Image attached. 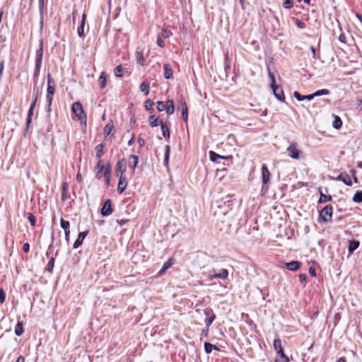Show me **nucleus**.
Instances as JSON below:
<instances>
[{"instance_id":"obj_1","label":"nucleus","mask_w":362,"mask_h":362,"mask_svg":"<svg viewBox=\"0 0 362 362\" xmlns=\"http://www.w3.org/2000/svg\"><path fill=\"white\" fill-rule=\"evenodd\" d=\"M71 112L75 115L81 123L86 127L87 117L81 103L79 102L74 103L71 106Z\"/></svg>"},{"instance_id":"obj_2","label":"nucleus","mask_w":362,"mask_h":362,"mask_svg":"<svg viewBox=\"0 0 362 362\" xmlns=\"http://www.w3.org/2000/svg\"><path fill=\"white\" fill-rule=\"evenodd\" d=\"M332 210L331 205L325 206L320 212L319 221L325 223L329 222L332 217Z\"/></svg>"},{"instance_id":"obj_3","label":"nucleus","mask_w":362,"mask_h":362,"mask_svg":"<svg viewBox=\"0 0 362 362\" xmlns=\"http://www.w3.org/2000/svg\"><path fill=\"white\" fill-rule=\"evenodd\" d=\"M42 54H43V47H42V42H40V49L36 52V58H35V67L34 70V77L37 78L39 76L40 66L42 60Z\"/></svg>"},{"instance_id":"obj_4","label":"nucleus","mask_w":362,"mask_h":362,"mask_svg":"<svg viewBox=\"0 0 362 362\" xmlns=\"http://www.w3.org/2000/svg\"><path fill=\"white\" fill-rule=\"evenodd\" d=\"M288 155L293 159L298 160L300 158V151L298 149L296 143H292L286 149Z\"/></svg>"},{"instance_id":"obj_5","label":"nucleus","mask_w":362,"mask_h":362,"mask_svg":"<svg viewBox=\"0 0 362 362\" xmlns=\"http://www.w3.org/2000/svg\"><path fill=\"white\" fill-rule=\"evenodd\" d=\"M261 173H262V189L264 187L269 183L270 180L271 174L268 170L267 166L265 164H263L262 165L261 168Z\"/></svg>"},{"instance_id":"obj_6","label":"nucleus","mask_w":362,"mask_h":362,"mask_svg":"<svg viewBox=\"0 0 362 362\" xmlns=\"http://www.w3.org/2000/svg\"><path fill=\"white\" fill-rule=\"evenodd\" d=\"M103 216H110L112 213V204H111V200L107 199L100 211Z\"/></svg>"},{"instance_id":"obj_7","label":"nucleus","mask_w":362,"mask_h":362,"mask_svg":"<svg viewBox=\"0 0 362 362\" xmlns=\"http://www.w3.org/2000/svg\"><path fill=\"white\" fill-rule=\"evenodd\" d=\"M60 226L64 230L65 240L67 243H69V235H70V223L68 221H65L64 218L60 220Z\"/></svg>"},{"instance_id":"obj_8","label":"nucleus","mask_w":362,"mask_h":362,"mask_svg":"<svg viewBox=\"0 0 362 362\" xmlns=\"http://www.w3.org/2000/svg\"><path fill=\"white\" fill-rule=\"evenodd\" d=\"M273 91V94L276 98V99L281 102H283L285 99L283 90L281 87H279L278 86H274L271 87Z\"/></svg>"},{"instance_id":"obj_9","label":"nucleus","mask_w":362,"mask_h":362,"mask_svg":"<svg viewBox=\"0 0 362 362\" xmlns=\"http://www.w3.org/2000/svg\"><path fill=\"white\" fill-rule=\"evenodd\" d=\"M335 180L341 181L347 186H351L352 182L350 176L346 173H340L336 178Z\"/></svg>"},{"instance_id":"obj_10","label":"nucleus","mask_w":362,"mask_h":362,"mask_svg":"<svg viewBox=\"0 0 362 362\" xmlns=\"http://www.w3.org/2000/svg\"><path fill=\"white\" fill-rule=\"evenodd\" d=\"M88 230L80 232L78 233V238H77L76 240L74 242V245H73L74 249H77L83 244V240H84L85 238L86 237V235H88Z\"/></svg>"},{"instance_id":"obj_11","label":"nucleus","mask_w":362,"mask_h":362,"mask_svg":"<svg viewBox=\"0 0 362 362\" xmlns=\"http://www.w3.org/2000/svg\"><path fill=\"white\" fill-rule=\"evenodd\" d=\"M180 105L182 109V117L183 120L187 123L188 119V109L187 103L183 97L180 99Z\"/></svg>"},{"instance_id":"obj_12","label":"nucleus","mask_w":362,"mask_h":362,"mask_svg":"<svg viewBox=\"0 0 362 362\" xmlns=\"http://www.w3.org/2000/svg\"><path fill=\"white\" fill-rule=\"evenodd\" d=\"M55 92L54 88V81L51 77L50 74L47 75V95H54Z\"/></svg>"},{"instance_id":"obj_13","label":"nucleus","mask_w":362,"mask_h":362,"mask_svg":"<svg viewBox=\"0 0 362 362\" xmlns=\"http://www.w3.org/2000/svg\"><path fill=\"white\" fill-rule=\"evenodd\" d=\"M127 184H128V182H127V179L124 177L120 175L119 179L118 185H117V192L119 194H122L124 191L125 188L127 187Z\"/></svg>"},{"instance_id":"obj_14","label":"nucleus","mask_w":362,"mask_h":362,"mask_svg":"<svg viewBox=\"0 0 362 362\" xmlns=\"http://www.w3.org/2000/svg\"><path fill=\"white\" fill-rule=\"evenodd\" d=\"M274 348L279 356L284 355V351L281 346V341L279 338H276L274 340Z\"/></svg>"},{"instance_id":"obj_15","label":"nucleus","mask_w":362,"mask_h":362,"mask_svg":"<svg viewBox=\"0 0 362 362\" xmlns=\"http://www.w3.org/2000/svg\"><path fill=\"white\" fill-rule=\"evenodd\" d=\"M228 276V272L226 269H222L220 270L218 273H215L214 274L211 275V279H225Z\"/></svg>"},{"instance_id":"obj_16","label":"nucleus","mask_w":362,"mask_h":362,"mask_svg":"<svg viewBox=\"0 0 362 362\" xmlns=\"http://www.w3.org/2000/svg\"><path fill=\"white\" fill-rule=\"evenodd\" d=\"M301 263L298 261H291L286 263V268L290 271H296L300 267Z\"/></svg>"},{"instance_id":"obj_17","label":"nucleus","mask_w":362,"mask_h":362,"mask_svg":"<svg viewBox=\"0 0 362 362\" xmlns=\"http://www.w3.org/2000/svg\"><path fill=\"white\" fill-rule=\"evenodd\" d=\"M105 168H106V167L103 163L102 160H99L95 167V170H97V173H96L97 178L100 179L102 177V174L105 171Z\"/></svg>"},{"instance_id":"obj_18","label":"nucleus","mask_w":362,"mask_h":362,"mask_svg":"<svg viewBox=\"0 0 362 362\" xmlns=\"http://www.w3.org/2000/svg\"><path fill=\"white\" fill-rule=\"evenodd\" d=\"M35 103H31L30 108L28 110V116L26 119V127L28 129L31 123L32 117L35 109Z\"/></svg>"},{"instance_id":"obj_19","label":"nucleus","mask_w":362,"mask_h":362,"mask_svg":"<svg viewBox=\"0 0 362 362\" xmlns=\"http://www.w3.org/2000/svg\"><path fill=\"white\" fill-rule=\"evenodd\" d=\"M165 111L168 115H170L173 114L175 108H174V102L173 100L169 99L166 101L165 105Z\"/></svg>"},{"instance_id":"obj_20","label":"nucleus","mask_w":362,"mask_h":362,"mask_svg":"<svg viewBox=\"0 0 362 362\" xmlns=\"http://www.w3.org/2000/svg\"><path fill=\"white\" fill-rule=\"evenodd\" d=\"M162 134L164 138L168 139L170 138V129L167 124L163 121L160 122Z\"/></svg>"},{"instance_id":"obj_21","label":"nucleus","mask_w":362,"mask_h":362,"mask_svg":"<svg viewBox=\"0 0 362 362\" xmlns=\"http://www.w3.org/2000/svg\"><path fill=\"white\" fill-rule=\"evenodd\" d=\"M138 159H139V158L137 156L131 155L129 156V164H128L129 168H130L132 170H134L135 169V168L137 166Z\"/></svg>"},{"instance_id":"obj_22","label":"nucleus","mask_w":362,"mask_h":362,"mask_svg":"<svg viewBox=\"0 0 362 362\" xmlns=\"http://www.w3.org/2000/svg\"><path fill=\"white\" fill-rule=\"evenodd\" d=\"M164 77L166 79H170L173 77V71L170 64H166L164 65Z\"/></svg>"},{"instance_id":"obj_23","label":"nucleus","mask_w":362,"mask_h":362,"mask_svg":"<svg viewBox=\"0 0 362 362\" xmlns=\"http://www.w3.org/2000/svg\"><path fill=\"white\" fill-rule=\"evenodd\" d=\"M135 58L138 64H139L141 66L145 65L146 59L144 57L142 51H136L135 52Z\"/></svg>"},{"instance_id":"obj_24","label":"nucleus","mask_w":362,"mask_h":362,"mask_svg":"<svg viewBox=\"0 0 362 362\" xmlns=\"http://www.w3.org/2000/svg\"><path fill=\"white\" fill-rule=\"evenodd\" d=\"M360 243L358 240H350L349 243L348 250L352 254L359 246Z\"/></svg>"},{"instance_id":"obj_25","label":"nucleus","mask_w":362,"mask_h":362,"mask_svg":"<svg viewBox=\"0 0 362 362\" xmlns=\"http://www.w3.org/2000/svg\"><path fill=\"white\" fill-rule=\"evenodd\" d=\"M86 21V14L83 13L82 16V20L81 22V25L78 26L77 29V33L79 37H82L84 35V25Z\"/></svg>"},{"instance_id":"obj_26","label":"nucleus","mask_w":362,"mask_h":362,"mask_svg":"<svg viewBox=\"0 0 362 362\" xmlns=\"http://www.w3.org/2000/svg\"><path fill=\"white\" fill-rule=\"evenodd\" d=\"M125 170V163H124V160L122 159L121 160H119L117 163V165H116V171L119 173H120V175L122 176Z\"/></svg>"},{"instance_id":"obj_27","label":"nucleus","mask_w":362,"mask_h":362,"mask_svg":"<svg viewBox=\"0 0 362 362\" xmlns=\"http://www.w3.org/2000/svg\"><path fill=\"white\" fill-rule=\"evenodd\" d=\"M173 264V259H169L167 262H165L162 268L160 269V270L159 271L158 274H163V273H165L166 272V270L168 269H169Z\"/></svg>"},{"instance_id":"obj_28","label":"nucleus","mask_w":362,"mask_h":362,"mask_svg":"<svg viewBox=\"0 0 362 362\" xmlns=\"http://www.w3.org/2000/svg\"><path fill=\"white\" fill-rule=\"evenodd\" d=\"M23 332L24 329L23 326V322H18L15 327V334L16 336L20 337L23 334Z\"/></svg>"},{"instance_id":"obj_29","label":"nucleus","mask_w":362,"mask_h":362,"mask_svg":"<svg viewBox=\"0 0 362 362\" xmlns=\"http://www.w3.org/2000/svg\"><path fill=\"white\" fill-rule=\"evenodd\" d=\"M212 349H214L216 351L219 350V349L216 345L211 344V343H209V342L204 343V351L206 354H210L211 352Z\"/></svg>"},{"instance_id":"obj_30","label":"nucleus","mask_w":362,"mask_h":362,"mask_svg":"<svg viewBox=\"0 0 362 362\" xmlns=\"http://www.w3.org/2000/svg\"><path fill=\"white\" fill-rule=\"evenodd\" d=\"M139 89L141 92L144 93L145 95H148L149 94V84L144 82L142 83L140 86Z\"/></svg>"},{"instance_id":"obj_31","label":"nucleus","mask_w":362,"mask_h":362,"mask_svg":"<svg viewBox=\"0 0 362 362\" xmlns=\"http://www.w3.org/2000/svg\"><path fill=\"white\" fill-rule=\"evenodd\" d=\"M100 86L101 88H104L106 86L107 83V75L105 72H103L99 77Z\"/></svg>"},{"instance_id":"obj_32","label":"nucleus","mask_w":362,"mask_h":362,"mask_svg":"<svg viewBox=\"0 0 362 362\" xmlns=\"http://www.w3.org/2000/svg\"><path fill=\"white\" fill-rule=\"evenodd\" d=\"M103 148L104 145L103 144H100L95 147V156L97 158H100L103 155Z\"/></svg>"},{"instance_id":"obj_33","label":"nucleus","mask_w":362,"mask_h":362,"mask_svg":"<svg viewBox=\"0 0 362 362\" xmlns=\"http://www.w3.org/2000/svg\"><path fill=\"white\" fill-rule=\"evenodd\" d=\"M172 35L173 33L165 27L162 29L161 33L158 34V35H160V37H162L163 39H166Z\"/></svg>"},{"instance_id":"obj_34","label":"nucleus","mask_w":362,"mask_h":362,"mask_svg":"<svg viewBox=\"0 0 362 362\" xmlns=\"http://www.w3.org/2000/svg\"><path fill=\"white\" fill-rule=\"evenodd\" d=\"M114 126L111 124H107L104 128V133L106 136L113 135Z\"/></svg>"},{"instance_id":"obj_35","label":"nucleus","mask_w":362,"mask_h":362,"mask_svg":"<svg viewBox=\"0 0 362 362\" xmlns=\"http://www.w3.org/2000/svg\"><path fill=\"white\" fill-rule=\"evenodd\" d=\"M332 200V197L330 195L324 194L322 192H320V196L318 202L319 203H326Z\"/></svg>"},{"instance_id":"obj_36","label":"nucleus","mask_w":362,"mask_h":362,"mask_svg":"<svg viewBox=\"0 0 362 362\" xmlns=\"http://www.w3.org/2000/svg\"><path fill=\"white\" fill-rule=\"evenodd\" d=\"M104 177L105 180H108V178L111 177V166L108 164L105 169V171L102 174V177Z\"/></svg>"},{"instance_id":"obj_37","label":"nucleus","mask_w":362,"mask_h":362,"mask_svg":"<svg viewBox=\"0 0 362 362\" xmlns=\"http://www.w3.org/2000/svg\"><path fill=\"white\" fill-rule=\"evenodd\" d=\"M342 125V121L339 116H334V120L332 123V127L335 129H339Z\"/></svg>"},{"instance_id":"obj_38","label":"nucleus","mask_w":362,"mask_h":362,"mask_svg":"<svg viewBox=\"0 0 362 362\" xmlns=\"http://www.w3.org/2000/svg\"><path fill=\"white\" fill-rule=\"evenodd\" d=\"M353 202L356 203H361L362 202V191H357L354 197H353Z\"/></svg>"},{"instance_id":"obj_39","label":"nucleus","mask_w":362,"mask_h":362,"mask_svg":"<svg viewBox=\"0 0 362 362\" xmlns=\"http://www.w3.org/2000/svg\"><path fill=\"white\" fill-rule=\"evenodd\" d=\"M149 124L154 127L158 125V118L155 115H151L148 118Z\"/></svg>"},{"instance_id":"obj_40","label":"nucleus","mask_w":362,"mask_h":362,"mask_svg":"<svg viewBox=\"0 0 362 362\" xmlns=\"http://www.w3.org/2000/svg\"><path fill=\"white\" fill-rule=\"evenodd\" d=\"M221 158V156L214 151H209V158L212 162H218V160Z\"/></svg>"},{"instance_id":"obj_41","label":"nucleus","mask_w":362,"mask_h":362,"mask_svg":"<svg viewBox=\"0 0 362 362\" xmlns=\"http://www.w3.org/2000/svg\"><path fill=\"white\" fill-rule=\"evenodd\" d=\"M314 93L315 97L327 95L329 94V90L327 89H321L315 91Z\"/></svg>"},{"instance_id":"obj_42","label":"nucleus","mask_w":362,"mask_h":362,"mask_svg":"<svg viewBox=\"0 0 362 362\" xmlns=\"http://www.w3.org/2000/svg\"><path fill=\"white\" fill-rule=\"evenodd\" d=\"M170 146H168V145L165 146L164 163L166 166L168 164V160H169V157H170Z\"/></svg>"},{"instance_id":"obj_43","label":"nucleus","mask_w":362,"mask_h":362,"mask_svg":"<svg viewBox=\"0 0 362 362\" xmlns=\"http://www.w3.org/2000/svg\"><path fill=\"white\" fill-rule=\"evenodd\" d=\"M115 75L117 77H122L123 68H122V65H119L115 69Z\"/></svg>"},{"instance_id":"obj_44","label":"nucleus","mask_w":362,"mask_h":362,"mask_svg":"<svg viewBox=\"0 0 362 362\" xmlns=\"http://www.w3.org/2000/svg\"><path fill=\"white\" fill-rule=\"evenodd\" d=\"M268 76L271 81V84H270V87H272V86H276V82H275V77H274V74L270 71L269 69H268Z\"/></svg>"},{"instance_id":"obj_45","label":"nucleus","mask_w":362,"mask_h":362,"mask_svg":"<svg viewBox=\"0 0 362 362\" xmlns=\"http://www.w3.org/2000/svg\"><path fill=\"white\" fill-rule=\"evenodd\" d=\"M215 318H216V315L214 314H212L209 318H207L205 320L206 325L207 328H209L211 326V325L212 324V322H214Z\"/></svg>"},{"instance_id":"obj_46","label":"nucleus","mask_w":362,"mask_h":362,"mask_svg":"<svg viewBox=\"0 0 362 362\" xmlns=\"http://www.w3.org/2000/svg\"><path fill=\"white\" fill-rule=\"evenodd\" d=\"M38 4L40 13L42 16L45 11V0H38Z\"/></svg>"},{"instance_id":"obj_47","label":"nucleus","mask_w":362,"mask_h":362,"mask_svg":"<svg viewBox=\"0 0 362 362\" xmlns=\"http://www.w3.org/2000/svg\"><path fill=\"white\" fill-rule=\"evenodd\" d=\"M52 99H53L52 95H47V94L46 95V101L47 103V111L48 112L50 111V107L52 105Z\"/></svg>"},{"instance_id":"obj_48","label":"nucleus","mask_w":362,"mask_h":362,"mask_svg":"<svg viewBox=\"0 0 362 362\" xmlns=\"http://www.w3.org/2000/svg\"><path fill=\"white\" fill-rule=\"evenodd\" d=\"M54 265V258L51 257L47 264V271L52 272Z\"/></svg>"},{"instance_id":"obj_49","label":"nucleus","mask_w":362,"mask_h":362,"mask_svg":"<svg viewBox=\"0 0 362 362\" xmlns=\"http://www.w3.org/2000/svg\"><path fill=\"white\" fill-rule=\"evenodd\" d=\"M165 104L162 102V101H158L157 102V110L159 111V112H162L163 110H165Z\"/></svg>"},{"instance_id":"obj_50","label":"nucleus","mask_w":362,"mask_h":362,"mask_svg":"<svg viewBox=\"0 0 362 362\" xmlns=\"http://www.w3.org/2000/svg\"><path fill=\"white\" fill-rule=\"evenodd\" d=\"M293 96L294 98L298 100V101H303L304 100V96L305 95H302L298 91H295L293 93Z\"/></svg>"},{"instance_id":"obj_51","label":"nucleus","mask_w":362,"mask_h":362,"mask_svg":"<svg viewBox=\"0 0 362 362\" xmlns=\"http://www.w3.org/2000/svg\"><path fill=\"white\" fill-rule=\"evenodd\" d=\"M28 219L30 223L31 226H34L35 225V217L32 214H28Z\"/></svg>"},{"instance_id":"obj_52","label":"nucleus","mask_w":362,"mask_h":362,"mask_svg":"<svg viewBox=\"0 0 362 362\" xmlns=\"http://www.w3.org/2000/svg\"><path fill=\"white\" fill-rule=\"evenodd\" d=\"M283 5L285 8H291L293 6V0H285Z\"/></svg>"},{"instance_id":"obj_53","label":"nucleus","mask_w":362,"mask_h":362,"mask_svg":"<svg viewBox=\"0 0 362 362\" xmlns=\"http://www.w3.org/2000/svg\"><path fill=\"white\" fill-rule=\"evenodd\" d=\"M153 105H154V103L149 100H148L145 102V107L147 110H150L152 108V107L153 106Z\"/></svg>"},{"instance_id":"obj_54","label":"nucleus","mask_w":362,"mask_h":362,"mask_svg":"<svg viewBox=\"0 0 362 362\" xmlns=\"http://www.w3.org/2000/svg\"><path fill=\"white\" fill-rule=\"evenodd\" d=\"M163 39L162 37H160V35H158V37H157V45L160 47H163L165 46V43L163 41Z\"/></svg>"},{"instance_id":"obj_55","label":"nucleus","mask_w":362,"mask_h":362,"mask_svg":"<svg viewBox=\"0 0 362 362\" xmlns=\"http://www.w3.org/2000/svg\"><path fill=\"white\" fill-rule=\"evenodd\" d=\"M6 298V294L2 288L0 289V303H2L4 302Z\"/></svg>"},{"instance_id":"obj_56","label":"nucleus","mask_w":362,"mask_h":362,"mask_svg":"<svg viewBox=\"0 0 362 362\" xmlns=\"http://www.w3.org/2000/svg\"><path fill=\"white\" fill-rule=\"evenodd\" d=\"M296 24L297 27L299 28L303 29V28H305V23L303 21H300L298 19L296 20Z\"/></svg>"},{"instance_id":"obj_57","label":"nucleus","mask_w":362,"mask_h":362,"mask_svg":"<svg viewBox=\"0 0 362 362\" xmlns=\"http://www.w3.org/2000/svg\"><path fill=\"white\" fill-rule=\"evenodd\" d=\"M23 250L25 253H28L30 250V245L28 243H24Z\"/></svg>"},{"instance_id":"obj_58","label":"nucleus","mask_w":362,"mask_h":362,"mask_svg":"<svg viewBox=\"0 0 362 362\" xmlns=\"http://www.w3.org/2000/svg\"><path fill=\"white\" fill-rule=\"evenodd\" d=\"M299 280L300 282L305 284L306 283V276L305 274H300L299 275Z\"/></svg>"},{"instance_id":"obj_59","label":"nucleus","mask_w":362,"mask_h":362,"mask_svg":"<svg viewBox=\"0 0 362 362\" xmlns=\"http://www.w3.org/2000/svg\"><path fill=\"white\" fill-rule=\"evenodd\" d=\"M315 98L314 93L306 95L304 96V100H311Z\"/></svg>"},{"instance_id":"obj_60","label":"nucleus","mask_w":362,"mask_h":362,"mask_svg":"<svg viewBox=\"0 0 362 362\" xmlns=\"http://www.w3.org/2000/svg\"><path fill=\"white\" fill-rule=\"evenodd\" d=\"M309 273H310V274L312 276H316V272H315V268H313V267H310L309 268Z\"/></svg>"},{"instance_id":"obj_61","label":"nucleus","mask_w":362,"mask_h":362,"mask_svg":"<svg viewBox=\"0 0 362 362\" xmlns=\"http://www.w3.org/2000/svg\"><path fill=\"white\" fill-rule=\"evenodd\" d=\"M204 314H205L206 315H211L212 314H214V313H213V310H212V309H211V308H206V309H205V310H204Z\"/></svg>"},{"instance_id":"obj_62","label":"nucleus","mask_w":362,"mask_h":362,"mask_svg":"<svg viewBox=\"0 0 362 362\" xmlns=\"http://www.w3.org/2000/svg\"><path fill=\"white\" fill-rule=\"evenodd\" d=\"M138 144L141 146H144L145 145V140L143 138L138 139Z\"/></svg>"},{"instance_id":"obj_63","label":"nucleus","mask_w":362,"mask_h":362,"mask_svg":"<svg viewBox=\"0 0 362 362\" xmlns=\"http://www.w3.org/2000/svg\"><path fill=\"white\" fill-rule=\"evenodd\" d=\"M280 356L283 359L282 362H288L289 361V359H288V356H286L285 355V354H284V355H281Z\"/></svg>"},{"instance_id":"obj_64","label":"nucleus","mask_w":362,"mask_h":362,"mask_svg":"<svg viewBox=\"0 0 362 362\" xmlns=\"http://www.w3.org/2000/svg\"><path fill=\"white\" fill-rule=\"evenodd\" d=\"M16 362H25V358L23 356H20L17 358Z\"/></svg>"}]
</instances>
